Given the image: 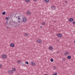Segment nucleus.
<instances>
[{
    "label": "nucleus",
    "instance_id": "nucleus-30",
    "mask_svg": "<svg viewBox=\"0 0 75 75\" xmlns=\"http://www.w3.org/2000/svg\"><path fill=\"white\" fill-rule=\"evenodd\" d=\"M73 24H74V25H75V21L73 22Z\"/></svg>",
    "mask_w": 75,
    "mask_h": 75
},
{
    "label": "nucleus",
    "instance_id": "nucleus-36",
    "mask_svg": "<svg viewBox=\"0 0 75 75\" xmlns=\"http://www.w3.org/2000/svg\"><path fill=\"white\" fill-rule=\"evenodd\" d=\"M74 33H75V30L74 32Z\"/></svg>",
    "mask_w": 75,
    "mask_h": 75
},
{
    "label": "nucleus",
    "instance_id": "nucleus-20",
    "mask_svg": "<svg viewBox=\"0 0 75 75\" xmlns=\"http://www.w3.org/2000/svg\"><path fill=\"white\" fill-rule=\"evenodd\" d=\"M25 1L26 3H28L30 2V0H25Z\"/></svg>",
    "mask_w": 75,
    "mask_h": 75
},
{
    "label": "nucleus",
    "instance_id": "nucleus-3",
    "mask_svg": "<svg viewBox=\"0 0 75 75\" xmlns=\"http://www.w3.org/2000/svg\"><path fill=\"white\" fill-rule=\"evenodd\" d=\"M57 37H59L60 38H61V37H62V35L60 33H58L57 35Z\"/></svg>",
    "mask_w": 75,
    "mask_h": 75
},
{
    "label": "nucleus",
    "instance_id": "nucleus-23",
    "mask_svg": "<svg viewBox=\"0 0 75 75\" xmlns=\"http://www.w3.org/2000/svg\"><path fill=\"white\" fill-rule=\"evenodd\" d=\"M5 24L6 25H8V21H6Z\"/></svg>",
    "mask_w": 75,
    "mask_h": 75
},
{
    "label": "nucleus",
    "instance_id": "nucleus-7",
    "mask_svg": "<svg viewBox=\"0 0 75 75\" xmlns=\"http://www.w3.org/2000/svg\"><path fill=\"white\" fill-rule=\"evenodd\" d=\"M2 57L3 58H6V57H7V55H6V54H3L2 56Z\"/></svg>",
    "mask_w": 75,
    "mask_h": 75
},
{
    "label": "nucleus",
    "instance_id": "nucleus-9",
    "mask_svg": "<svg viewBox=\"0 0 75 75\" xmlns=\"http://www.w3.org/2000/svg\"><path fill=\"white\" fill-rule=\"evenodd\" d=\"M14 43H11L10 45V46L11 47H14Z\"/></svg>",
    "mask_w": 75,
    "mask_h": 75
},
{
    "label": "nucleus",
    "instance_id": "nucleus-22",
    "mask_svg": "<svg viewBox=\"0 0 75 75\" xmlns=\"http://www.w3.org/2000/svg\"><path fill=\"white\" fill-rule=\"evenodd\" d=\"M50 61H51V62H53L54 61V59H50Z\"/></svg>",
    "mask_w": 75,
    "mask_h": 75
},
{
    "label": "nucleus",
    "instance_id": "nucleus-39",
    "mask_svg": "<svg viewBox=\"0 0 75 75\" xmlns=\"http://www.w3.org/2000/svg\"><path fill=\"white\" fill-rule=\"evenodd\" d=\"M17 75H19H19L17 74Z\"/></svg>",
    "mask_w": 75,
    "mask_h": 75
},
{
    "label": "nucleus",
    "instance_id": "nucleus-8",
    "mask_svg": "<svg viewBox=\"0 0 75 75\" xmlns=\"http://www.w3.org/2000/svg\"><path fill=\"white\" fill-rule=\"evenodd\" d=\"M30 64L31 65H32V66H35V63L33 62H32Z\"/></svg>",
    "mask_w": 75,
    "mask_h": 75
},
{
    "label": "nucleus",
    "instance_id": "nucleus-2",
    "mask_svg": "<svg viewBox=\"0 0 75 75\" xmlns=\"http://www.w3.org/2000/svg\"><path fill=\"white\" fill-rule=\"evenodd\" d=\"M23 23H26L27 21V18L25 17H24L23 20Z\"/></svg>",
    "mask_w": 75,
    "mask_h": 75
},
{
    "label": "nucleus",
    "instance_id": "nucleus-18",
    "mask_svg": "<svg viewBox=\"0 0 75 75\" xmlns=\"http://www.w3.org/2000/svg\"><path fill=\"white\" fill-rule=\"evenodd\" d=\"M2 14L3 15H5V14H6V12L5 11L3 12L2 13Z\"/></svg>",
    "mask_w": 75,
    "mask_h": 75
},
{
    "label": "nucleus",
    "instance_id": "nucleus-24",
    "mask_svg": "<svg viewBox=\"0 0 75 75\" xmlns=\"http://www.w3.org/2000/svg\"><path fill=\"white\" fill-rule=\"evenodd\" d=\"M20 62H21V61L20 60L18 61V63H20Z\"/></svg>",
    "mask_w": 75,
    "mask_h": 75
},
{
    "label": "nucleus",
    "instance_id": "nucleus-15",
    "mask_svg": "<svg viewBox=\"0 0 75 75\" xmlns=\"http://www.w3.org/2000/svg\"><path fill=\"white\" fill-rule=\"evenodd\" d=\"M49 48L50 50H52L53 49V47H52V46H50L49 47Z\"/></svg>",
    "mask_w": 75,
    "mask_h": 75
},
{
    "label": "nucleus",
    "instance_id": "nucleus-10",
    "mask_svg": "<svg viewBox=\"0 0 75 75\" xmlns=\"http://www.w3.org/2000/svg\"><path fill=\"white\" fill-rule=\"evenodd\" d=\"M64 55H69V52H65L64 53Z\"/></svg>",
    "mask_w": 75,
    "mask_h": 75
},
{
    "label": "nucleus",
    "instance_id": "nucleus-27",
    "mask_svg": "<svg viewBox=\"0 0 75 75\" xmlns=\"http://www.w3.org/2000/svg\"><path fill=\"white\" fill-rule=\"evenodd\" d=\"M52 75H57V73H54Z\"/></svg>",
    "mask_w": 75,
    "mask_h": 75
},
{
    "label": "nucleus",
    "instance_id": "nucleus-33",
    "mask_svg": "<svg viewBox=\"0 0 75 75\" xmlns=\"http://www.w3.org/2000/svg\"><path fill=\"white\" fill-rule=\"evenodd\" d=\"M65 3H68V2L67 1H65Z\"/></svg>",
    "mask_w": 75,
    "mask_h": 75
},
{
    "label": "nucleus",
    "instance_id": "nucleus-29",
    "mask_svg": "<svg viewBox=\"0 0 75 75\" xmlns=\"http://www.w3.org/2000/svg\"><path fill=\"white\" fill-rule=\"evenodd\" d=\"M53 68L54 69H57V67H56L54 66Z\"/></svg>",
    "mask_w": 75,
    "mask_h": 75
},
{
    "label": "nucleus",
    "instance_id": "nucleus-31",
    "mask_svg": "<svg viewBox=\"0 0 75 75\" xmlns=\"http://www.w3.org/2000/svg\"><path fill=\"white\" fill-rule=\"evenodd\" d=\"M2 67V64H0V68H1V67Z\"/></svg>",
    "mask_w": 75,
    "mask_h": 75
},
{
    "label": "nucleus",
    "instance_id": "nucleus-21",
    "mask_svg": "<svg viewBox=\"0 0 75 75\" xmlns=\"http://www.w3.org/2000/svg\"><path fill=\"white\" fill-rule=\"evenodd\" d=\"M8 19H9V18H8V17H6V20H8Z\"/></svg>",
    "mask_w": 75,
    "mask_h": 75
},
{
    "label": "nucleus",
    "instance_id": "nucleus-1",
    "mask_svg": "<svg viewBox=\"0 0 75 75\" xmlns=\"http://www.w3.org/2000/svg\"><path fill=\"white\" fill-rule=\"evenodd\" d=\"M16 19L18 18V23H20V22H21V21H23V16L21 15L19 16H18L17 17H16Z\"/></svg>",
    "mask_w": 75,
    "mask_h": 75
},
{
    "label": "nucleus",
    "instance_id": "nucleus-26",
    "mask_svg": "<svg viewBox=\"0 0 75 75\" xmlns=\"http://www.w3.org/2000/svg\"><path fill=\"white\" fill-rule=\"evenodd\" d=\"M62 60L63 61H65V58H63L62 59Z\"/></svg>",
    "mask_w": 75,
    "mask_h": 75
},
{
    "label": "nucleus",
    "instance_id": "nucleus-32",
    "mask_svg": "<svg viewBox=\"0 0 75 75\" xmlns=\"http://www.w3.org/2000/svg\"><path fill=\"white\" fill-rule=\"evenodd\" d=\"M6 28L7 29H9V28H8V27H7Z\"/></svg>",
    "mask_w": 75,
    "mask_h": 75
},
{
    "label": "nucleus",
    "instance_id": "nucleus-37",
    "mask_svg": "<svg viewBox=\"0 0 75 75\" xmlns=\"http://www.w3.org/2000/svg\"><path fill=\"white\" fill-rule=\"evenodd\" d=\"M40 28H42V26H40Z\"/></svg>",
    "mask_w": 75,
    "mask_h": 75
},
{
    "label": "nucleus",
    "instance_id": "nucleus-19",
    "mask_svg": "<svg viewBox=\"0 0 75 75\" xmlns=\"http://www.w3.org/2000/svg\"><path fill=\"white\" fill-rule=\"evenodd\" d=\"M25 35V36H28V33H25L24 34Z\"/></svg>",
    "mask_w": 75,
    "mask_h": 75
},
{
    "label": "nucleus",
    "instance_id": "nucleus-35",
    "mask_svg": "<svg viewBox=\"0 0 75 75\" xmlns=\"http://www.w3.org/2000/svg\"><path fill=\"white\" fill-rule=\"evenodd\" d=\"M34 1H36L37 0H33Z\"/></svg>",
    "mask_w": 75,
    "mask_h": 75
},
{
    "label": "nucleus",
    "instance_id": "nucleus-6",
    "mask_svg": "<svg viewBox=\"0 0 75 75\" xmlns=\"http://www.w3.org/2000/svg\"><path fill=\"white\" fill-rule=\"evenodd\" d=\"M37 42L38 43H41L42 42V40L41 39H38L37 40Z\"/></svg>",
    "mask_w": 75,
    "mask_h": 75
},
{
    "label": "nucleus",
    "instance_id": "nucleus-28",
    "mask_svg": "<svg viewBox=\"0 0 75 75\" xmlns=\"http://www.w3.org/2000/svg\"><path fill=\"white\" fill-rule=\"evenodd\" d=\"M25 63H26V64H28V62H25Z\"/></svg>",
    "mask_w": 75,
    "mask_h": 75
},
{
    "label": "nucleus",
    "instance_id": "nucleus-17",
    "mask_svg": "<svg viewBox=\"0 0 75 75\" xmlns=\"http://www.w3.org/2000/svg\"><path fill=\"white\" fill-rule=\"evenodd\" d=\"M44 1L46 3H48V2L50 1V0H44Z\"/></svg>",
    "mask_w": 75,
    "mask_h": 75
},
{
    "label": "nucleus",
    "instance_id": "nucleus-12",
    "mask_svg": "<svg viewBox=\"0 0 75 75\" xmlns=\"http://www.w3.org/2000/svg\"><path fill=\"white\" fill-rule=\"evenodd\" d=\"M12 21H13V23H17V19H15V21H13V20H12Z\"/></svg>",
    "mask_w": 75,
    "mask_h": 75
},
{
    "label": "nucleus",
    "instance_id": "nucleus-14",
    "mask_svg": "<svg viewBox=\"0 0 75 75\" xmlns=\"http://www.w3.org/2000/svg\"><path fill=\"white\" fill-rule=\"evenodd\" d=\"M67 59H70L71 58V56H68L67 57Z\"/></svg>",
    "mask_w": 75,
    "mask_h": 75
},
{
    "label": "nucleus",
    "instance_id": "nucleus-5",
    "mask_svg": "<svg viewBox=\"0 0 75 75\" xmlns=\"http://www.w3.org/2000/svg\"><path fill=\"white\" fill-rule=\"evenodd\" d=\"M69 20L70 22H71L74 21V18H70L69 19Z\"/></svg>",
    "mask_w": 75,
    "mask_h": 75
},
{
    "label": "nucleus",
    "instance_id": "nucleus-34",
    "mask_svg": "<svg viewBox=\"0 0 75 75\" xmlns=\"http://www.w3.org/2000/svg\"><path fill=\"white\" fill-rule=\"evenodd\" d=\"M54 23H57V21H54Z\"/></svg>",
    "mask_w": 75,
    "mask_h": 75
},
{
    "label": "nucleus",
    "instance_id": "nucleus-38",
    "mask_svg": "<svg viewBox=\"0 0 75 75\" xmlns=\"http://www.w3.org/2000/svg\"><path fill=\"white\" fill-rule=\"evenodd\" d=\"M74 43H75V40H74Z\"/></svg>",
    "mask_w": 75,
    "mask_h": 75
},
{
    "label": "nucleus",
    "instance_id": "nucleus-11",
    "mask_svg": "<svg viewBox=\"0 0 75 75\" xmlns=\"http://www.w3.org/2000/svg\"><path fill=\"white\" fill-rule=\"evenodd\" d=\"M8 73H9V74H13V71H12L10 70H9L8 71Z\"/></svg>",
    "mask_w": 75,
    "mask_h": 75
},
{
    "label": "nucleus",
    "instance_id": "nucleus-25",
    "mask_svg": "<svg viewBox=\"0 0 75 75\" xmlns=\"http://www.w3.org/2000/svg\"><path fill=\"white\" fill-rule=\"evenodd\" d=\"M45 23L44 22H43L42 23V25H45Z\"/></svg>",
    "mask_w": 75,
    "mask_h": 75
},
{
    "label": "nucleus",
    "instance_id": "nucleus-4",
    "mask_svg": "<svg viewBox=\"0 0 75 75\" xmlns=\"http://www.w3.org/2000/svg\"><path fill=\"white\" fill-rule=\"evenodd\" d=\"M27 14V15H29V16H30L31 15V12H30V11H27L26 12Z\"/></svg>",
    "mask_w": 75,
    "mask_h": 75
},
{
    "label": "nucleus",
    "instance_id": "nucleus-13",
    "mask_svg": "<svg viewBox=\"0 0 75 75\" xmlns=\"http://www.w3.org/2000/svg\"><path fill=\"white\" fill-rule=\"evenodd\" d=\"M52 10H55V7L54 6H52L51 7Z\"/></svg>",
    "mask_w": 75,
    "mask_h": 75
},
{
    "label": "nucleus",
    "instance_id": "nucleus-16",
    "mask_svg": "<svg viewBox=\"0 0 75 75\" xmlns=\"http://www.w3.org/2000/svg\"><path fill=\"white\" fill-rule=\"evenodd\" d=\"M16 69L15 68H13L12 69V70L14 72V71H16Z\"/></svg>",
    "mask_w": 75,
    "mask_h": 75
}]
</instances>
